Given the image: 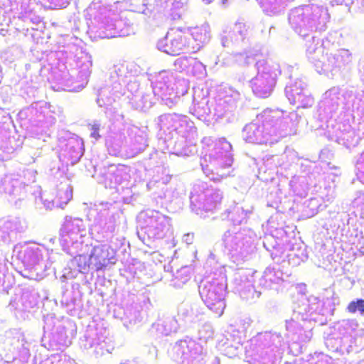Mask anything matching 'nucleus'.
<instances>
[{"mask_svg":"<svg viewBox=\"0 0 364 364\" xmlns=\"http://www.w3.org/2000/svg\"><path fill=\"white\" fill-rule=\"evenodd\" d=\"M279 110H264L255 122L247 124L242 131L243 139L250 143L272 144L282 137L294 132L289 119H282Z\"/></svg>","mask_w":364,"mask_h":364,"instance_id":"nucleus-1","label":"nucleus"},{"mask_svg":"<svg viewBox=\"0 0 364 364\" xmlns=\"http://www.w3.org/2000/svg\"><path fill=\"white\" fill-rule=\"evenodd\" d=\"M327 10L317 5H305L291 10L289 22L296 33L303 37L314 30H323L328 21Z\"/></svg>","mask_w":364,"mask_h":364,"instance_id":"nucleus-2","label":"nucleus"},{"mask_svg":"<svg viewBox=\"0 0 364 364\" xmlns=\"http://www.w3.org/2000/svg\"><path fill=\"white\" fill-rule=\"evenodd\" d=\"M232 146L225 139H220L215 144L213 149L204 158L205 162L201 163L203 170L208 176L209 172L215 171L216 174L221 177H227L230 175L229 170L232 164L231 154Z\"/></svg>","mask_w":364,"mask_h":364,"instance_id":"nucleus-3","label":"nucleus"},{"mask_svg":"<svg viewBox=\"0 0 364 364\" xmlns=\"http://www.w3.org/2000/svg\"><path fill=\"white\" fill-rule=\"evenodd\" d=\"M257 73L250 81L252 92L259 97H269L276 84V79L281 73L279 65L272 60H258L256 63Z\"/></svg>","mask_w":364,"mask_h":364,"instance_id":"nucleus-4","label":"nucleus"},{"mask_svg":"<svg viewBox=\"0 0 364 364\" xmlns=\"http://www.w3.org/2000/svg\"><path fill=\"white\" fill-rule=\"evenodd\" d=\"M222 240L225 251L237 260L246 259L255 249L251 237L236 227L226 231Z\"/></svg>","mask_w":364,"mask_h":364,"instance_id":"nucleus-5","label":"nucleus"},{"mask_svg":"<svg viewBox=\"0 0 364 364\" xmlns=\"http://www.w3.org/2000/svg\"><path fill=\"white\" fill-rule=\"evenodd\" d=\"M226 284L218 279L203 280L199 285L200 296L207 307L218 316L225 308Z\"/></svg>","mask_w":364,"mask_h":364,"instance_id":"nucleus-6","label":"nucleus"},{"mask_svg":"<svg viewBox=\"0 0 364 364\" xmlns=\"http://www.w3.org/2000/svg\"><path fill=\"white\" fill-rule=\"evenodd\" d=\"M142 230L151 239L164 238L171 231L170 218L159 211L148 210L140 213Z\"/></svg>","mask_w":364,"mask_h":364,"instance_id":"nucleus-7","label":"nucleus"},{"mask_svg":"<svg viewBox=\"0 0 364 364\" xmlns=\"http://www.w3.org/2000/svg\"><path fill=\"white\" fill-rule=\"evenodd\" d=\"M86 228L82 220L66 217L60 230V242L64 250L70 254L71 248L77 250L83 242L82 238L86 235Z\"/></svg>","mask_w":364,"mask_h":364,"instance_id":"nucleus-8","label":"nucleus"},{"mask_svg":"<svg viewBox=\"0 0 364 364\" xmlns=\"http://www.w3.org/2000/svg\"><path fill=\"white\" fill-rule=\"evenodd\" d=\"M352 54L344 48L333 52H326L323 60L315 64L317 72L327 76L334 75L342 69L348 67L352 62Z\"/></svg>","mask_w":364,"mask_h":364,"instance_id":"nucleus-9","label":"nucleus"},{"mask_svg":"<svg viewBox=\"0 0 364 364\" xmlns=\"http://www.w3.org/2000/svg\"><path fill=\"white\" fill-rule=\"evenodd\" d=\"M200 191L199 186H194L190 197L191 209L198 215L201 214L202 210H212L222 199L220 191L207 189L199 193Z\"/></svg>","mask_w":364,"mask_h":364,"instance_id":"nucleus-10","label":"nucleus"},{"mask_svg":"<svg viewBox=\"0 0 364 364\" xmlns=\"http://www.w3.org/2000/svg\"><path fill=\"white\" fill-rule=\"evenodd\" d=\"M205 348L200 343L193 340H183L177 342L173 347L174 358L182 362H193L200 358L205 353Z\"/></svg>","mask_w":364,"mask_h":364,"instance_id":"nucleus-11","label":"nucleus"},{"mask_svg":"<svg viewBox=\"0 0 364 364\" xmlns=\"http://www.w3.org/2000/svg\"><path fill=\"white\" fill-rule=\"evenodd\" d=\"M157 47L167 54L176 55L189 48L190 43L187 42L186 37L181 31H172L158 42Z\"/></svg>","mask_w":364,"mask_h":364,"instance_id":"nucleus-12","label":"nucleus"},{"mask_svg":"<svg viewBox=\"0 0 364 364\" xmlns=\"http://www.w3.org/2000/svg\"><path fill=\"white\" fill-rule=\"evenodd\" d=\"M115 262L114 251L109 245H98L92 248L89 257L90 268L99 271Z\"/></svg>","mask_w":364,"mask_h":364,"instance_id":"nucleus-13","label":"nucleus"},{"mask_svg":"<svg viewBox=\"0 0 364 364\" xmlns=\"http://www.w3.org/2000/svg\"><path fill=\"white\" fill-rule=\"evenodd\" d=\"M306 85L301 80H296L293 84L286 87L285 93L291 104L297 107H306L313 103V99L309 95Z\"/></svg>","mask_w":364,"mask_h":364,"instance_id":"nucleus-14","label":"nucleus"},{"mask_svg":"<svg viewBox=\"0 0 364 364\" xmlns=\"http://www.w3.org/2000/svg\"><path fill=\"white\" fill-rule=\"evenodd\" d=\"M264 339L272 343L274 348L269 351L261 352L254 358V364H275L281 359L282 352L279 348L282 346V340L279 335L266 333Z\"/></svg>","mask_w":364,"mask_h":364,"instance_id":"nucleus-15","label":"nucleus"},{"mask_svg":"<svg viewBox=\"0 0 364 364\" xmlns=\"http://www.w3.org/2000/svg\"><path fill=\"white\" fill-rule=\"evenodd\" d=\"M14 256L26 267H32L41 259V250L35 244H18L14 248Z\"/></svg>","mask_w":364,"mask_h":364,"instance_id":"nucleus-16","label":"nucleus"},{"mask_svg":"<svg viewBox=\"0 0 364 364\" xmlns=\"http://www.w3.org/2000/svg\"><path fill=\"white\" fill-rule=\"evenodd\" d=\"M172 75L170 73L163 70L156 74L152 77L153 92L155 96H159L162 100H166L167 105L170 99L166 97L173 93V88L171 87Z\"/></svg>","mask_w":364,"mask_h":364,"instance_id":"nucleus-17","label":"nucleus"},{"mask_svg":"<svg viewBox=\"0 0 364 364\" xmlns=\"http://www.w3.org/2000/svg\"><path fill=\"white\" fill-rule=\"evenodd\" d=\"M341 102V90L333 87L327 90L319 105V111L323 112L325 117H331L333 113L338 109Z\"/></svg>","mask_w":364,"mask_h":364,"instance_id":"nucleus-18","label":"nucleus"},{"mask_svg":"<svg viewBox=\"0 0 364 364\" xmlns=\"http://www.w3.org/2000/svg\"><path fill=\"white\" fill-rule=\"evenodd\" d=\"M330 42L321 40L318 38L312 36L306 43V53L309 60L314 65L323 60L326 56V53L328 50Z\"/></svg>","mask_w":364,"mask_h":364,"instance_id":"nucleus-19","label":"nucleus"},{"mask_svg":"<svg viewBox=\"0 0 364 364\" xmlns=\"http://www.w3.org/2000/svg\"><path fill=\"white\" fill-rule=\"evenodd\" d=\"M176 65L186 71L188 74L192 75L198 78H203L206 75L205 66L193 58H181L176 61Z\"/></svg>","mask_w":364,"mask_h":364,"instance_id":"nucleus-20","label":"nucleus"},{"mask_svg":"<svg viewBox=\"0 0 364 364\" xmlns=\"http://www.w3.org/2000/svg\"><path fill=\"white\" fill-rule=\"evenodd\" d=\"M161 121L166 122L168 129L177 131L181 134H184L188 129H191L193 124L186 116L175 113L161 117Z\"/></svg>","mask_w":364,"mask_h":364,"instance_id":"nucleus-21","label":"nucleus"},{"mask_svg":"<svg viewBox=\"0 0 364 364\" xmlns=\"http://www.w3.org/2000/svg\"><path fill=\"white\" fill-rule=\"evenodd\" d=\"M193 42L190 43L191 50L195 52L198 50L210 39V28L208 24H203L199 27H195L191 30Z\"/></svg>","mask_w":364,"mask_h":364,"instance_id":"nucleus-22","label":"nucleus"},{"mask_svg":"<svg viewBox=\"0 0 364 364\" xmlns=\"http://www.w3.org/2000/svg\"><path fill=\"white\" fill-rule=\"evenodd\" d=\"M247 34L246 25L242 22L234 24L230 31L223 37L222 45L224 47H229L231 43H239L242 41Z\"/></svg>","mask_w":364,"mask_h":364,"instance_id":"nucleus-23","label":"nucleus"},{"mask_svg":"<svg viewBox=\"0 0 364 364\" xmlns=\"http://www.w3.org/2000/svg\"><path fill=\"white\" fill-rule=\"evenodd\" d=\"M282 276L283 273L279 268L267 267L260 279V284L267 289H272L274 285L278 284L282 281Z\"/></svg>","mask_w":364,"mask_h":364,"instance_id":"nucleus-24","label":"nucleus"},{"mask_svg":"<svg viewBox=\"0 0 364 364\" xmlns=\"http://www.w3.org/2000/svg\"><path fill=\"white\" fill-rule=\"evenodd\" d=\"M11 10L19 18H30L33 12L36 3L32 0H14L11 2Z\"/></svg>","mask_w":364,"mask_h":364,"instance_id":"nucleus-25","label":"nucleus"},{"mask_svg":"<svg viewBox=\"0 0 364 364\" xmlns=\"http://www.w3.org/2000/svg\"><path fill=\"white\" fill-rule=\"evenodd\" d=\"M92 65L91 56L87 53H82L81 56L78 57L77 66L80 70L79 77L82 82L81 88L84 87L83 83L87 82L91 73Z\"/></svg>","mask_w":364,"mask_h":364,"instance_id":"nucleus-26","label":"nucleus"},{"mask_svg":"<svg viewBox=\"0 0 364 364\" xmlns=\"http://www.w3.org/2000/svg\"><path fill=\"white\" fill-rule=\"evenodd\" d=\"M346 333L354 338L364 337V324H360L355 319L343 320L341 324Z\"/></svg>","mask_w":364,"mask_h":364,"instance_id":"nucleus-27","label":"nucleus"},{"mask_svg":"<svg viewBox=\"0 0 364 364\" xmlns=\"http://www.w3.org/2000/svg\"><path fill=\"white\" fill-rule=\"evenodd\" d=\"M73 198V189L65 185L58 189L55 198L52 200V206L63 208Z\"/></svg>","mask_w":364,"mask_h":364,"instance_id":"nucleus-28","label":"nucleus"},{"mask_svg":"<svg viewBox=\"0 0 364 364\" xmlns=\"http://www.w3.org/2000/svg\"><path fill=\"white\" fill-rule=\"evenodd\" d=\"M68 157L72 164H76L83 155V141L81 139L70 140L67 144Z\"/></svg>","mask_w":364,"mask_h":364,"instance_id":"nucleus-29","label":"nucleus"},{"mask_svg":"<svg viewBox=\"0 0 364 364\" xmlns=\"http://www.w3.org/2000/svg\"><path fill=\"white\" fill-rule=\"evenodd\" d=\"M121 22H109L106 20L105 22L102 21L100 26V29H105V31H102L100 35L102 38H112L119 34V32L115 31L118 27H119Z\"/></svg>","mask_w":364,"mask_h":364,"instance_id":"nucleus-30","label":"nucleus"},{"mask_svg":"<svg viewBox=\"0 0 364 364\" xmlns=\"http://www.w3.org/2000/svg\"><path fill=\"white\" fill-rule=\"evenodd\" d=\"M247 212L242 207L235 205L232 210L228 213V217L234 225H240L245 220Z\"/></svg>","mask_w":364,"mask_h":364,"instance_id":"nucleus-31","label":"nucleus"},{"mask_svg":"<svg viewBox=\"0 0 364 364\" xmlns=\"http://www.w3.org/2000/svg\"><path fill=\"white\" fill-rule=\"evenodd\" d=\"M146 141L145 138L141 135L135 136L132 139L129 146H130L132 153V156L136 155L141 151H144L146 146Z\"/></svg>","mask_w":364,"mask_h":364,"instance_id":"nucleus-32","label":"nucleus"},{"mask_svg":"<svg viewBox=\"0 0 364 364\" xmlns=\"http://www.w3.org/2000/svg\"><path fill=\"white\" fill-rule=\"evenodd\" d=\"M21 304L25 310L33 308L38 304V298L36 294L28 291L23 292L21 297Z\"/></svg>","mask_w":364,"mask_h":364,"instance_id":"nucleus-33","label":"nucleus"},{"mask_svg":"<svg viewBox=\"0 0 364 364\" xmlns=\"http://www.w3.org/2000/svg\"><path fill=\"white\" fill-rule=\"evenodd\" d=\"M224 345L226 346L224 349L225 354L230 358L237 356L242 350V344L240 342H236L235 344L225 342Z\"/></svg>","mask_w":364,"mask_h":364,"instance_id":"nucleus-34","label":"nucleus"},{"mask_svg":"<svg viewBox=\"0 0 364 364\" xmlns=\"http://www.w3.org/2000/svg\"><path fill=\"white\" fill-rule=\"evenodd\" d=\"M122 144L120 138L109 139L106 142L109 154L112 155H117L120 152Z\"/></svg>","mask_w":364,"mask_h":364,"instance_id":"nucleus-35","label":"nucleus"},{"mask_svg":"<svg viewBox=\"0 0 364 364\" xmlns=\"http://www.w3.org/2000/svg\"><path fill=\"white\" fill-rule=\"evenodd\" d=\"M347 310L351 314H355L358 311L363 315L364 314V300L358 299L357 301H352L348 305Z\"/></svg>","mask_w":364,"mask_h":364,"instance_id":"nucleus-36","label":"nucleus"},{"mask_svg":"<svg viewBox=\"0 0 364 364\" xmlns=\"http://www.w3.org/2000/svg\"><path fill=\"white\" fill-rule=\"evenodd\" d=\"M70 0H42V3L50 9H60L68 5Z\"/></svg>","mask_w":364,"mask_h":364,"instance_id":"nucleus-37","label":"nucleus"},{"mask_svg":"<svg viewBox=\"0 0 364 364\" xmlns=\"http://www.w3.org/2000/svg\"><path fill=\"white\" fill-rule=\"evenodd\" d=\"M166 8L170 10H177L183 8L185 0H164Z\"/></svg>","mask_w":364,"mask_h":364,"instance_id":"nucleus-38","label":"nucleus"},{"mask_svg":"<svg viewBox=\"0 0 364 364\" xmlns=\"http://www.w3.org/2000/svg\"><path fill=\"white\" fill-rule=\"evenodd\" d=\"M141 97V103L138 105V107L141 109H149L152 105L154 103L152 101L151 97L150 95H143L140 96Z\"/></svg>","mask_w":364,"mask_h":364,"instance_id":"nucleus-39","label":"nucleus"},{"mask_svg":"<svg viewBox=\"0 0 364 364\" xmlns=\"http://www.w3.org/2000/svg\"><path fill=\"white\" fill-rule=\"evenodd\" d=\"M18 184V181H11L10 178H6L4 181V186H5V191L11 194L14 191V188Z\"/></svg>","mask_w":364,"mask_h":364,"instance_id":"nucleus-40","label":"nucleus"},{"mask_svg":"<svg viewBox=\"0 0 364 364\" xmlns=\"http://www.w3.org/2000/svg\"><path fill=\"white\" fill-rule=\"evenodd\" d=\"M75 260L78 264L80 272L86 270L87 268H90L89 267V260L87 261L85 256L78 255L75 257Z\"/></svg>","mask_w":364,"mask_h":364,"instance_id":"nucleus-41","label":"nucleus"},{"mask_svg":"<svg viewBox=\"0 0 364 364\" xmlns=\"http://www.w3.org/2000/svg\"><path fill=\"white\" fill-rule=\"evenodd\" d=\"M213 336V330L210 326H203V329L199 331L200 340H206Z\"/></svg>","mask_w":364,"mask_h":364,"instance_id":"nucleus-42","label":"nucleus"},{"mask_svg":"<svg viewBox=\"0 0 364 364\" xmlns=\"http://www.w3.org/2000/svg\"><path fill=\"white\" fill-rule=\"evenodd\" d=\"M235 280L240 282V285H245L246 283L251 284L252 282V281L249 279L248 275L245 272L237 273L235 276Z\"/></svg>","mask_w":364,"mask_h":364,"instance_id":"nucleus-43","label":"nucleus"},{"mask_svg":"<svg viewBox=\"0 0 364 364\" xmlns=\"http://www.w3.org/2000/svg\"><path fill=\"white\" fill-rule=\"evenodd\" d=\"M287 330L294 333L301 331V329L297 327L296 322L294 319L287 322Z\"/></svg>","mask_w":364,"mask_h":364,"instance_id":"nucleus-44","label":"nucleus"},{"mask_svg":"<svg viewBox=\"0 0 364 364\" xmlns=\"http://www.w3.org/2000/svg\"><path fill=\"white\" fill-rule=\"evenodd\" d=\"M99 130H100V124L95 123L94 124L90 126V136L92 138H94L95 139H97L100 137V135L99 134Z\"/></svg>","mask_w":364,"mask_h":364,"instance_id":"nucleus-45","label":"nucleus"},{"mask_svg":"<svg viewBox=\"0 0 364 364\" xmlns=\"http://www.w3.org/2000/svg\"><path fill=\"white\" fill-rule=\"evenodd\" d=\"M138 12L144 14L146 16H151L152 14V10L146 5H142L139 8Z\"/></svg>","mask_w":364,"mask_h":364,"instance_id":"nucleus-46","label":"nucleus"},{"mask_svg":"<svg viewBox=\"0 0 364 364\" xmlns=\"http://www.w3.org/2000/svg\"><path fill=\"white\" fill-rule=\"evenodd\" d=\"M1 356H3V358L5 360V362L7 363H11L18 362V359L14 355V353L12 354H5L3 355L1 354Z\"/></svg>","mask_w":364,"mask_h":364,"instance_id":"nucleus-47","label":"nucleus"},{"mask_svg":"<svg viewBox=\"0 0 364 364\" xmlns=\"http://www.w3.org/2000/svg\"><path fill=\"white\" fill-rule=\"evenodd\" d=\"M171 326L165 328V333L166 335L171 333L172 331H175L177 328L176 321L174 319L170 320Z\"/></svg>","mask_w":364,"mask_h":364,"instance_id":"nucleus-48","label":"nucleus"},{"mask_svg":"<svg viewBox=\"0 0 364 364\" xmlns=\"http://www.w3.org/2000/svg\"><path fill=\"white\" fill-rule=\"evenodd\" d=\"M183 240L187 244H191L193 242V235L189 234V233L186 234V235H184Z\"/></svg>","mask_w":364,"mask_h":364,"instance_id":"nucleus-49","label":"nucleus"},{"mask_svg":"<svg viewBox=\"0 0 364 364\" xmlns=\"http://www.w3.org/2000/svg\"><path fill=\"white\" fill-rule=\"evenodd\" d=\"M211 364H220V359L218 357H215L212 361Z\"/></svg>","mask_w":364,"mask_h":364,"instance_id":"nucleus-50","label":"nucleus"},{"mask_svg":"<svg viewBox=\"0 0 364 364\" xmlns=\"http://www.w3.org/2000/svg\"><path fill=\"white\" fill-rule=\"evenodd\" d=\"M310 338V336H306L305 338H300V336L298 337V340L299 341H309Z\"/></svg>","mask_w":364,"mask_h":364,"instance_id":"nucleus-51","label":"nucleus"},{"mask_svg":"<svg viewBox=\"0 0 364 364\" xmlns=\"http://www.w3.org/2000/svg\"><path fill=\"white\" fill-rule=\"evenodd\" d=\"M122 171H123V168L122 167V168H118L117 169V176L121 175Z\"/></svg>","mask_w":364,"mask_h":364,"instance_id":"nucleus-52","label":"nucleus"},{"mask_svg":"<svg viewBox=\"0 0 364 364\" xmlns=\"http://www.w3.org/2000/svg\"><path fill=\"white\" fill-rule=\"evenodd\" d=\"M360 162L364 163V151L362 153L360 158L359 159Z\"/></svg>","mask_w":364,"mask_h":364,"instance_id":"nucleus-53","label":"nucleus"},{"mask_svg":"<svg viewBox=\"0 0 364 364\" xmlns=\"http://www.w3.org/2000/svg\"><path fill=\"white\" fill-rule=\"evenodd\" d=\"M191 314L190 315H188V316L192 318V320H193V310H194V308L193 307H191Z\"/></svg>","mask_w":364,"mask_h":364,"instance_id":"nucleus-54","label":"nucleus"},{"mask_svg":"<svg viewBox=\"0 0 364 364\" xmlns=\"http://www.w3.org/2000/svg\"><path fill=\"white\" fill-rule=\"evenodd\" d=\"M134 85H135V86H136V87L138 86V85H136V83H133V84H129V85H128V87L129 88V87H132V86H134Z\"/></svg>","mask_w":364,"mask_h":364,"instance_id":"nucleus-55","label":"nucleus"},{"mask_svg":"<svg viewBox=\"0 0 364 364\" xmlns=\"http://www.w3.org/2000/svg\"><path fill=\"white\" fill-rule=\"evenodd\" d=\"M24 277H26V275H24ZM26 277H28L29 279H33L32 276H26Z\"/></svg>","mask_w":364,"mask_h":364,"instance_id":"nucleus-56","label":"nucleus"},{"mask_svg":"<svg viewBox=\"0 0 364 364\" xmlns=\"http://www.w3.org/2000/svg\"><path fill=\"white\" fill-rule=\"evenodd\" d=\"M116 183H120V180L116 179Z\"/></svg>","mask_w":364,"mask_h":364,"instance_id":"nucleus-57","label":"nucleus"},{"mask_svg":"<svg viewBox=\"0 0 364 364\" xmlns=\"http://www.w3.org/2000/svg\"><path fill=\"white\" fill-rule=\"evenodd\" d=\"M139 96H135L134 100L136 101Z\"/></svg>","mask_w":364,"mask_h":364,"instance_id":"nucleus-58","label":"nucleus"},{"mask_svg":"<svg viewBox=\"0 0 364 364\" xmlns=\"http://www.w3.org/2000/svg\"><path fill=\"white\" fill-rule=\"evenodd\" d=\"M362 5L364 7V0L362 1Z\"/></svg>","mask_w":364,"mask_h":364,"instance_id":"nucleus-59","label":"nucleus"},{"mask_svg":"<svg viewBox=\"0 0 364 364\" xmlns=\"http://www.w3.org/2000/svg\"><path fill=\"white\" fill-rule=\"evenodd\" d=\"M211 179H213V180H215V179H216V178H215L214 176H213V177L211 178Z\"/></svg>","mask_w":364,"mask_h":364,"instance_id":"nucleus-60","label":"nucleus"}]
</instances>
